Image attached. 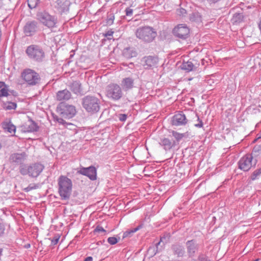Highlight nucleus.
<instances>
[{"mask_svg":"<svg viewBox=\"0 0 261 261\" xmlns=\"http://www.w3.org/2000/svg\"><path fill=\"white\" fill-rule=\"evenodd\" d=\"M261 153V149L259 147H255L251 154H247L242 157L238 163L240 169L243 171H249L252 167H255L257 163V160L253 159L257 155V153Z\"/></svg>","mask_w":261,"mask_h":261,"instance_id":"obj_1","label":"nucleus"},{"mask_svg":"<svg viewBox=\"0 0 261 261\" xmlns=\"http://www.w3.org/2000/svg\"><path fill=\"white\" fill-rule=\"evenodd\" d=\"M135 35L141 41L149 43L154 40L157 33L152 27L144 26L137 28L135 31Z\"/></svg>","mask_w":261,"mask_h":261,"instance_id":"obj_2","label":"nucleus"},{"mask_svg":"<svg viewBox=\"0 0 261 261\" xmlns=\"http://www.w3.org/2000/svg\"><path fill=\"white\" fill-rule=\"evenodd\" d=\"M58 191L62 199L69 198L72 189V183L70 179L66 176L61 175L58 180Z\"/></svg>","mask_w":261,"mask_h":261,"instance_id":"obj_3","label":"nucleus"},{"mask_svg":"<svg viewBox=\"0 0 261 261\" xmlns=\"http://www.w3.org/2000/svg\"><path fill=\"white\" fill-rule=\"evenodd\" d=\"M44 168V166L39 163L30 165H22L19 167V172L22 175H28L30 177L36 178L42 172Z\"/></svg>","mask_w":261,"mask_h":261,"instance_id":"obj_4","label":"nucleus"},{"mask_svg":"<svg viewBox=\"0 0 261 261\" xmlns=\"http://www.w3.org/2000/svg\"><path fill=\"white\" fill-rule=\"evenodd\" d=\"M82 106L85 110L91 114L98 112L100 107V100L97 97L87 95L82 99Z\"/></svg>","mask_w":261,"mask_h":261,"instance_id":"obj_5","label":"nucleus"},{"mask_svg":"<svg viewBox=\"0 0 261 261\" xmlns=\"http://www.w3.org/2000/svg\"><path fill=\"white\" fill-rule=\"evenodd\" d=\"M25 53L29 58L35 62H41L45 58V53L43 49L37 45H31L26 50Z\"/></svg>","mask_w":261,"mask_h":261,"instance_id":"obj_6","label":"nucleus"},{"mask_svg":"<svg viewBox=\"0 0 261 261\" xmlns=\"http://www.w3.org/2000/svg\"><path fill=\"white\" fill-rule=\"evenodd\" d=\"M106 95L108 98L114 101L119 100L123 96L121 87L117 84H111L107 86Z\"/></svg>","mask_w":261,"mask_h":261,"instance_id":"obj_7","label":"nucleus"},{"mask_svg":"<svg viewBox=\"0 0 261 261\" xmlns=\"http://www.w3.org/2000/svg\"><path fill=\"white\" fill-rule=\"evenodd\" d=\"M21 76L28 85L31 86L37 85L40 81L39 74L35 70L30 68L23 70L21 73Z\"/></svg>","mask_w":261,"mask_h":261,"instance_id":"obj_8","label":"nucleus"},{"mask_svg":"<svg viewBox=\"0 0 261 261\" xmlns=\"http://www.w3.org/2000/svg\"><path fill=\"white\" fill-rule=\"evenodd\" d=\"M38 20L48 28H55L57 23V18L46 12H40L37 15Z\"/></svg>","mask_w":261,"mask_h":261,"instance_id":"obj_9","label":"nucleus"},{"mask_svg":"<svg viewBox=\"0 0 261 261\" xmlns=\"http://www.w3.org/2000/svg\"><path fill=\"white\" fill-rule=\"evenodd\" d=\"M58 113L65 118H71L76 113L74 106L61 103L57 107Z\"/></svg>","mask_w":261,"mask_h":261,"instance_id":"obj_10","label":"nucleus"},{"mask_svg":"<svg viewBox=\"0 0 261 261\" xmlns=\"http://www.w3.org/2000/svg\"><path fill=\"white\" fill-rule=\"evenodd\" d=\"M190 29L185 24H180L173 30V35L177 38L185 40L189 36Z\"/></svg>","mask_w":261,"mask_h":261,"instance_id":"obj_11","label":"nucleus"},{"mask_svg":"<svg viewBox=\"0 0 261 261\" xmlns=\"http://www.w3.org/2000/svg\"><path fill=\"white\" fill-rule=\"evenodd\" d=\"M77 174L87 176L90 180H95L97 177L96 169L95 167L91 166L88 167H80L77 169Z\"/></svg>","mask_w":261,"mask_h":261,"instance_id":"obj_12","label":"nucleus"},{"mask_svg":"<svg viewBox=\"0 0 261 261\" xmlns=\"http://www.w3.org/2000/svg\"><path fill=\"white\" fill-rule=\"evenodd\" d=\"M188 122L186 115L182 111H179L175 114L172 119V124L174 126L185 125Z\"/></svg>","mask_w":261,"mask_h":261,"instance_id":"obj_13","label":"nucleus"},{"mask_svg":"<svg viewBox=\"0 0 261 261\" xmlns=\"http://www.w3.org/2000/svg\"><path fill=\"white\" fill-rule=\"evenodd\" d=\"M38 29L37 22L35 21L28 22L23 28V32L27 36L33 35Z\"/></svg>","mask_w":261,"mask_h":261,"instance_id":"obj_14","label":"nucleus"},{"mask_svg":"<svg viewBox=\"0 0 261 261\" xmlns=\"http://www.w3.org/2000/svg\"><path fill=\"white\" fill-rule=\"evenodd\" d=\"M38 129L39 127L37 123L31 119H29L27 122L21 126L22 131L24 133L37 132Z\"/></svg>","mask_w":261,"mask_h":261,"instance_id":"obj_15","label":"nucleus"},{"mask_svg":"<svg viewBox=\"0 0 261 261\" xmlns=\"http://www.w3.org/2000/svg\"><path fill=\"white\" fill-rule=\"evenodd\" d=\"M187 253L189 257H193L198 249V244L194 240L188 241L186 243Z\"/></svg>","mask_w":261,"mask_h":261,"instance_id":"obj_16","label":"nucleus"},{"mask_svg":"<svg viewBox=\"0 0 261 261\" xmlns=\"http://www.w3.org/2000/svg\"><path fill=\"white\" fill-rule=\"evenodd\" d=\"M70 3L68 0H57L56 2L55 7L61 13L67 11Z\"/></svg>","mask_w":261,"mask_h":261,"instance_id":"obj_17","label":"nucleus"},{"mask_svg":"<svg viewBox=\"0 0 261 261\" xmlns=\"http://www.w3.org/2000/svg\"><path fill=\"white\" fill-rule=\"evenodd\" d=\"M27 156V154L24 152L20 153H14L10 155V160L11 162L17 164H21L25 161Z\"/></svg>","mask_w":261,"mask_h":261,"instance_id":"obj_18","label":"nucleus"},{"mask_svg":"<svg viewBox=\"0 0 261 261\" xmlns=\"http://www.w3.org/2000/svg\"><path fill=\"white\" fill-rule=\"evenodd\" d=\"M144 64L143 66L145 68L148 69L153 67L155 66L158 62V59L157 58L148 56L144 58Z\"/></svg>","mask_w":261,"mask_h":261,"instance_id":"obj_19","label":"nucleus"},{"mask_svg":"<svg viewBox=\"0 0 261 261\" xmlns=\"http://www.w3.org/2000/svg\"><path fill=\"white\" fill-rule=\"evenodd\" d=\"M134 81L131 77H125L121 81V88L125 91L132 89L134 87Z\"/></svg>","mask_w":261,"mask_h":261,"instance_id":"obj_20","label":"nucleus"},{"mask_svg":"<svg viewBox=\"0 0 261 261\" xmlns=\"http://www.w3.org/2000/svg\"><path fill=\"white\" fill-rule=\"evenodd\" d=\"M71 97V94L69 91L64 89L57 93L56 98L59 101L67 100Z\"/></svg>","mask_w":261,"mask_h":261,"instance_id":"obj_21","label":"nucleus"},{"mask_svg":"<svg viewBox=\"0 0 261 261\" xmlns=\"http://www.w3.org/2000/svg\"><path fill=\"white\" fill-rule=\"evenodd\" d=\"M2 126L5 132L12 134V136L14 135L16 131V127L10 120H6L3 122Z\"/></svg>","mask_w":261,"mask_h":261,"instance_id":"obj_22","label":"nucleus"},{"mask_svg":"<svg viewBox=\"0 0 261 261\" xmlns=\"http://www.w3.org/2000/svg\"><path fill=\"white\" fill-rule=\"evenodd\" d=\"M172 249L174 254L177 255L178 257L183 256L185 253L184 248L179 244H174L172 245Z\"/></svg>","mask_w":261,"mask_h":261,"instance_id":"obj_23","label":"nucleus"},{"mask_svg":"<svg viewBox=\"0 0 261 261\" xmlns=\"http://www.w3.org/2000/svg\"><path fill=\"white\" fill-rule=\"evenodd\" d=\"M160 144L163 147L165 150H169L171 149L174 145V143L172 142L170 139L168 138L161 139Z\"/></svg>","mask_w":261,"mask_h":261,"instance_id":"obj_24","label":"nucleus"},{"mask_svg":"<svg viewBox=\"0 0 261 261\" xmlns=\"http://www.w3.org/2000/svg\"><path fill=\"white\" fill-rule=\"evenodd\" d=\"M70 90L75 94H77L82 91L81 84L78 81H74L70 86Z\"/></svg>","mask_w":261,"mask_h":261,"instance_id":"obj_25","label":"nucleus"},{"mask_svg":"<svg viewBox=\"0 0 261 261\" xmlns=\"http://www.w3.org/2000/svg\"><path fill=\"white\" fill-rule=\"evenodd\" d=\"M194 65L191 61L183 62L181 64L180 67L182 70H185L186 72H190L194 70Z\"/></svg>","mask_w":261,"mask_h":261,"instance_id":"obj_26","label":"nucleus"},{"mask_svg":"<svg viewBox=\"0 0 261 261\" xmlns=\"http://www.w3.org/2000/svg\"><path fill=\"white\" fill-rule=\"evenodd\" d=\"M136 54V52L130 48H126L123 51V56L127 59H130L133 57H135Z\"/></svg>","mask_w":261,"mask_h":261,"instance_id":"obj_27","label":"nucleus"},{"mask_svg":"<svg viewBox=\"0 0 261 261\" xmlns=\"http://www.w3.org/2000/svg\"><path fill=\"white\" fill-rule=\"evenodd\" d=\"M190 20L193 22H201V16L198 12H194L190 15Z\"/></svg>","mask_w":261,"mask_h":261,"instance_id":"obj_28","label":"nucleus"},{"mask_svg":"<svg viewBox=\"0 0 261 261\" xmlns=\"http://www.w3.org/2000/svg\"><path fill=\"white\" fill-rule=\"evenodd\" d=\"M141 227V226H138V227H137L135 228H133L131 230L125 231L123 233V238H124L126 237H129L130 236V234H133L134 232H136L137 231L139 230Z\"/></svg>","mask_w":261,"mask_h":261,"instance_id":"obj_29","label":"nucleus"},{"mask_svg":"<svg viewBox=\"0 0 261 261\" xmlns=\"http://www.w3.org/2000/svg\"><path fill=\"white\" fill-rule=\"evenodd\" d=\"M16 108V103L15 102L7 101L4 103V108L6 110L15 109Z\"/></svg>","mask_w":261,"mask_h":261,"instance_id":"obj_30","label":"nucleus"},{"mask_svg":"<svg viewBox=\"0 0 261 261\" xmlns=\"http://www.w3.org/2000/svg\"><path fill=\"white\" fill-rule=\"evenodd\" d=\"M172 135L175 138L177 141H180L184 137L186 136L185 134H181L174 130L172 132Z\"/></svg>","mask_w":261,"mask_h":261,"instance_id":"obj_31","label":"nucleus"},{"mask_svg":"<svg viewBox=\"0 0 261 261\" xmlns=\"http://www.w3.org/2000/svg\"><path fill=\"white\" fill-rule=\"evenodd\" d=\"M39 3V0H28L29 7L32 9L35 8Z\"/></svg>","mask_w":261,"mask_h":261,"instance_id":"obj_32","label":"nucleus"},{"mask_svg":"<svg viewBox=\"0 0 261 261\" xmlns=\"http://www.w3.org/2000/svg\"><path fill=\"white\" fill-rule=\"evenodd\" d=\"M55 119L59 124H62L65 127H68V126H73L72 123L66 122L63 119L61 118L56 117V118L55 117Z\"/></svg>","mask_w":261,"mask_h":261,"instance_id":"obj_33","label":"nucleus"},{"mask_svg":"<svg viewBox=\"0 0 261 261\" xmlns=\"http://www.w3.org/2000/svg\"><path fill=\"white\" fill-rule=\"evenodd\" d=\"M261 174V168L255 170L252 174L251 178L252 180H254Z\"/></svg>","mask_w":261,"mask_h":261,"instance_id":"obj_34","label":"nucleus"},{"mask_svg":"<svg viewBox=\"0 0 261 261\" xmlns=\"http://www.w3.org/2000/svg\"><path fill=\"white\" fill-rule=\"evenodd\" d=\"M39 187V184H31L27 188H24V191L28 192L32 190L38 189Z\"/></svg>","mask_w":261,"mask_h":261,"instance_id":"obj_35","label":"nucleus"},{"mask_svg":"<svg viewBox=\"0 0 261 261\" xmlns=\"http://www.w3.org/2000/svg\"><path fill=\"white\" fill-rule=\"evenodd\" d=\"M115 19V16L113 14H110L108 15L107 19V24L108 25H111L114 22V20Z\"/></svg>","mask_w":261,"mask_h":261,"instance_id":"obj_36","label":"nucleus"},{"mask_svg":"<svg viewBox=\"0 0 261 261\" xmlns=\"http://www.w3.org/2000/svg\"><path fill=\"white\" fill-rule=\"evenodd\" d=\"M8 89L7 87L5 86L2 89H1L0 90V97L2 96H7L8 95Z\"/></svg>","mask_w":261,"mask_h":261,"instance_id":"obj_37","label":"nucleus"},{"mask_svg":"<svg viewBox=\"0 0 261 261\" xmlns=\"http://www.w3.org/2000/svg\"><path fill=\"white\" fill-rule=\"evenodd\" d=\"M118 241V239L115 237H109L108 239V242L111 245H115Z\"/></svg>","mask_w":261,"mask_h":261,"instance_id":"obj_38","label":"nucleus"},{"mask_svg":"<svg viewBox=\"0 0 261 261\" xmlns=\"http://www.w3.org/2000/svg\"><path fill=\"white\" fill-rule=\"evenodd\" d=\"M118 117L120 121L123 122L126 120L127 116L125 114H120L118 115Z\"/></svg>","mask_w":261,"mask_h":261,"instance_id":"obj_39","label":"nucleus"},{"mask_svg":"<svg viewBox=\"0 0 261 261\" xmlns=\"http://www.w3.org/2000/svg\"><path fill=\"white\" fill-rule=\"evenodd\" d=\"M196 116L197 117V121L199 122H198V123L195 124L194 125L196 127L201 128L203 126V122L202 120L200 119L199 117L197 114H196Z\"/></svg>","mask_w":261,"mask_h":261,"instance_id":"obj_40","label":"nucleus"},{"mask_svg":"<svg viewBox=\"0 0 261 261\" xmlns=\"http://www.w3.org/2000/svg\"><path fill=\"white\" fill-rule=\"evenodd\" d=\"M94 232H105L106 230L103 229V228L99 225H98L94 230Z\"/></svg>","mask_w":261,"mask_h":261,"instance_id":"obj_41","label":"nucleus"},{"mask_svg":"<svg viewBox=\"0 0 261 261\" xmlns=\"http://www.w3.org/2000/svg\"><path fill=\"white\" fill-rule=\"evenodd\" d=\"M186 13V10L183 8L177 10V14L179 15L184 16Z\"/></svg>","mask_w":261,"mask_h":261,"instance_id":"obj_42","label":"nucleus"},{"mask_svg":"<svg viewBox=\"0 0 261 261\" xmlns=\"http://www.w3.org/2000/svg\"><path fill=\"white\" fill-rule=\"evenodd\" d=\"M133 12V9L129 8H126V9H125V14H126V16H132Z\"/></svg>","mask_w":261,"mask_h":261,"instance_id":"obj_43","label":"nucleus"},{"mask_svg":"<svg viewBox=\"0 0 261 261\" xmlns=\"http://www.w3.org/2000/svg\"><path fill=\"white\" fill-rule=\"evenodd\" d=\"M165 239H166V238L165 237H161V239H160V241L158 243H156L155 247L156 248V252L154 253V254H155L156 252L158 251V250H159L158 247H159V246L161 244V242H163L164 240H165Z\"/></svg>","mask_w":261,"mask_h":261,"instance_id":"obj_44","label":"nucleus"},{"mask_svg":"<svg viewBox=\"0 0 261 261\" xmlns=\"http://www.w3.org/2000/svg\"><path fill=\"white\" fill-rule=\"evenodd\" d=\"M60 237L58 236H55L51 240V244L53 245H56L58 243Z\"/></svg>","mask_w":261,"mask_h":261,"instance_id":"obj_45","label":"nucleus"},{"mask_svg":"<svg viewBox=\"0 0 261 261\" xmlns=\"http://www.w3.org/2000/svg\"><path fill=\"white\" fill-rule=\"evenodd\" d=\"M198 260L199 261H207V257L204 254H200L198 256Z\"/></svg>","mask_w":261,"mask_h":261,"instance_id":"obj_46","label":"nucleus"},{"mask_svg":"<svg viewBox=\"0 0 261 261\" xmlns=\"http://www.w3.org/2000/svg\"><path fill=\"white\" fill-rule=\"evenodd\" d=\"M5 230V226L2 223H0V237L4 233Z\"/></svg>","mask_w":261,"mask_h":261,"instance_id":"obj_47","label":"nucleus"},{"mask_svg":"<svg viewBox=\"0 0 261 261\" xmlns=\"http://www.w3.org/2000/svg\"><path fill=\"white\" fill-rule=\"evenodd\" d=\"M113 33H114L113 31H112L111 30H109L106 33L105 36L107 37H108L109 36H112L113 35Z\"/></svg>","mask_w":261,"mask_h":261,"instance_id":"obj_48","label":"nucleus"},{"mask_svg":"<svg viewBox=\"0 0 261 261\" xmlns=\"http://www.w3.org/2000/svg\"><path fill=\"white\" fill-rule=\"evenodd\" d=\"M93 258L91 256L86 257L84 261H92Z\"/></svg>","mask_w":261,"mask_h":261,"instance_id":"obj_49","label":"nucleus"},{"mask_svg":"<svg viewBox=\"0 0 261 261\" xmlns=\"http://www.w3.org/2000/svg\"><path fill=\"white\" fill-rule=\"evenodd\" d=\"M258 28H259V31L260 32V33H261V20H260L259 23H258Z\"/></svg>","mask_w":261,"mask_h":261,"instance_id":"obj_50","label":"nucleus"},{"mask_svg":"<svg viewBox=\"0 0 261 261\" xmlns=\"http://www.w3.org/2000/svg\"><path fill=\"white\" fill-rule=\"evenodd\" d=\"M151 249H154V248H151V247H150V248L149 249V251H150Z\"/></svg>","mask_w":261,"mask_h":261,"instance_id":"obj_51","label":"nucleus"}]
</instances>
